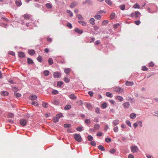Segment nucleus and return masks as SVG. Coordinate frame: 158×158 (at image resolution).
<instances>
[{
	"mask_svg": "<svg viewBox=\"0 0 158 158\" xmlns=\"http://www.w3.org/2000/svg\"><path fill=\"white\" fill-rule=\"evenodd\" d=\"M98 148L102 151H104L105 150V149L104 147L102 145H99L98 146Z\"/></svg>",
	"mask_w": 158,
	"mask_h": 158,
	"instance_id": "24",
	"label": "nucleus"
},
{
	"mask_svg": "<svg viewBox=\"0 0 158 158\" xmlns=\"http://www.w3.org/2000/svg\"><path fill=\"white\" fill-rule=\"evenodd\" d=\"M116 152V150L115 149H111L110 151V152L112 154H114Z\"/></svg>",
	"mask_w": 158,
	"mask_h": 158,
	"instance_id": "58",
	"label": "nucleus"
},
{
	"mask_svg": "<svg viewBox=\"0 0 158 158\" xmlns=\"http://www.w3.org/2000/svg\"><path fill=\"white\" fill-rule=\"evenodd\" d=\"M106 96H107L108 97L111 98L112 97V95L111 93H110V92H107L106 93Z\"/></svg>",
	"mask_w": 158,
	"mask_h": 158,
	"instance_id": "35",
	"label": "nucleus"
},
{
	"mask_svg": "<svg viewBox=\"0 0 158 158\" xmlns=\"http://www.w3.org/2000/svg\"><path fill=\"white\" fill-rule=\"evenodd\" d=\"M27 62L29 64H32L33 62V60L30 58H27Z\"/></svg>",
	"mask_w": 158,
	"mask_h": 158,
	"instance_id": "27",
	"label": "nucleus"
},
{
	"mask_svg": "<svg viewBox=\"0 0 158 158\" xmlns=\"http://www.w3.org/2000/svg\"><path fill=\"white\" fill-rule=\"evenodd\" d=\"M74 137L76 141L79 142H81L82 140V139L81 136L78 134H75L74 135Z\"/></svg>",
	"mask_w": 158,
	"mask_h": 158,
	"instance_id": "1",
	"label": "nucleus"
},
{
	"mask_svg": "<svg viewBox=\"0 0 158 158\" xmlns=\"http://www.w3.org/2000/svg\"><path fill=\"white\" fill-rule=\"evenodd\" d=\"M48 105V103H45V102H44L42 103V106L44 107L47 108Z\"/></svg>",
	"mask_w": 158,
	"mask_h": 158,
	"instance_id": "51",
	"label": "nucleus"
},
{
	"mask_svg": "<svg viewBox=\"0 0 158 158\" xmlns=\"http://www.w3.org/2000/svg\"><path fill=\"white\" fill-rule=\"evenodd\" d=\"M105 140L107 143H110L111 141V139L109 138H106L105 139Z\"/></svg>",
	"mask_w": 158,
	"mask_h": 158,
	"instance_id": "46",
	"label": "nucleus"
},
{
	"mask_svg": "<svg viewBox=\"0 0 158 158\" xmlns=\"http://www.w3.org/2000/svg\"><path fill=\"white\" fill-rule=\"evenodd\" d=\"M117 98L120 101H122L123 100V98L122 97L120 96H117Z\"/></svg>",
	"mask_w": 158,
	"mask_h": 158,
	"instance_id": "44",
	"label": "nucleus"
},
{
	"mask_svg": "<svg viewBox=\"0 0 158 158\" xmlns=\"http://www.w3.org/2000/svg\"><path fill=\"white\" fill-rule=\"evenodd\" d=\"M74 31L80 34H82L83 32V30L82 29H80L78 28H75Z\"/></svg>",
	"mask_w": 158,
	"mask_h": 158,
	"instance_id": "5",
	"label": "nucleus"
},
{
	"mask_svg": "<svg viewBox=\"0 0 158 158\" xmlns=\"http://www.w3.org/2000/svg\"><path fill=\"white\" fill-rule=\"evenodd\" d=\"M130 104L128 102H125L123 104V106L125 108H128L129 107Z\"/></svg>",
	"mask_w": 158,
	"mask_h": 158,
	"instance_id": "14",
	"label": "nucleus"
},
{
	"mask_svg": "<svg viewBox=\"0 0 158 158\" xmlns=\"http://www.w3.org/2000/svg\"><path fill=\"white\" fill-rule=\"evenodd\" d=\"M87 139L89 141H91L93 140V138L92 136L89 135L87 137Z\"/></svg>",
	"mask_w": 158,
	"mask_h": 158,
	"instance_id": "34",
	"label": "nucleus"
},
{
	"mask_svg": "<svg viewBox=\"0 0 158 158\" xmlns=\"http://www.w3.org/2000/svg\"><path fill=\"white\" fill-rule=\"evenodd\" d=\"M71 126L70 124H64V127L65 128H67Z\"/></svg>",
	"mask_w": 158,
	"mask_h": 158,
	"instance_id": "61",
	"label": "nucleus"
},
{
	"mask_svg": "<svg viewBox=\"0 0 158 158\" xmlns=\"http://www.w3.org/2000/svg\"><path fill=\"white\" fill-rule=\"evenodd\" d=\"M49 64L50 65H51L53 63V60L52 58H50L48 61Z\"/></svg>",
	"mask_w": 158,
	"mask_h": 158,
	"instance_id": "39",
	"label": "nucleus"
},
{
	"mask_svg": "<svg viewBox=\"0 0 158 158\" xmlns=\"http://www.w3.org/2000/svg\"><path fill=\"white\" fill-rule=\"evenodd\" d=\"M108 23V20H103L102 23V25L103 26L106 25Z\"/></svg>",
	"mask_w": 158,
	"mask_h": 158,
	"instance_id": "22",
	"label": "nucleus"
},
{
	"mask_svg": "<svg viewBox=\"0 0 158 158\" xmlns=\"http://www.w3.org/2000/svg\"><path fill=\"white\" fill-rule=\"evenodd\" d=\"M94 18L96 19L100 20L101 19V16L99 15H95Z\"/></svg>",
	"mask_w": 158,
	"mask_h": 158,
	"instance_id": "28",
	"label": "nucleus"
},
{
	"mask_svg": "<svg viewBox=\"0 0 158 158\" xmlns=\"http://www.w3.org/2000/svg\"><path fill=\"white\" fill-rule=\"evenodd\" d=\"M27 121L26 119H22L20 120V125L23 126H26L27 124Z\"/></svg>",
	"mask_w": 158,
	"mask_h": 158,
	"instance_id": "3",
	"label": "nucleus"
},
{
	"mask_svg": "<svg viewBox=\"0 0 158 158\" xmlns=\"http://www.w3.org/2000/svg\"><path fill=\"white\" fill-rule=\"evenodd\" d=\"M15 4L17 6H19L22 4V3L20 0H17L15 2Z\"/></svg>",
	"mask_w": 158,
	"mask_h": 158,
	"instance_id": "12",
	"label": "nucleus"
},
{
	"mask_svg": "<svg viewBox=\"0 0 158 158\" xmlns=\"http://www.w3.org/2000/svg\"><path fill=\"white\" fill-rule=\"evenodd\" d=\"M119 25L120 24L119 23H117L114 24L113 27L114 28L116 29L117 28L118 26H119Z\"/></svg>",
	"mask_w": 158,
	"mask_h": 158,
	"instance_id": "60",
	"label": "nucleus"
},
{
	"mask_svg": "<svg viewBox=\"0 0 158 158\" xmlns=\"http://www.w3.org/2000/svg\"><path fill=\"white\" fill-rule=\"evenodd\" d=\"M1 94L3 96H7L9 94V93L8 92L4 91L1 92Z\"/></svg>",
	"mask_w": 158,
	"mask_h": 158,
	"instance_id": "18",
	"label": "nucleus"
},
{
	"mask_svg": "<svg viewBox=\"0 0 158 158\" xmlns=\"http://www.w3.org/2000/svg\"><path fill=\"white\" fill-rule=\"evenodd\" d=\"M67 26L70 29H71L72 28V24L70 23H68L67 24Z\"/></svg>",
	"mask_w": 158,
	"mask_h": 158,
	"instance_id": "54",
	"label": "nucleus"
},
{
	"mask_svg": "<svg viewBox=\"0 0 158 158\" xmlns=\"http://www.w3.org/2000/svg\"><path fill=\"white\" fill-rule=\"evenodd\" d=\"M113 130L115 132H117L118 131V127H115L114 128Z\"/></svg>",
	"mask_w": 158,
	"mask_h": 158,
	"instance_id": "62",
	"label": "nucleus"
},
{
	"mask_svg": "<svg viewBox=\"0 0 158 158\" xmlns=\"http://www.w3.org/2000/svg\"><path fill=\"white\" fill-rule=\"evenodd\" d=\"M58 93V91L56 90H53L52 92V94H56Z\"/></svg>",
	"mask_w": 158,
	"mask_h": 158,
	"instance_id": "48",
	"label": "nucleus"
},
{
	"mask_svg": "<svg viewBox=\"0 0 158 158\" xmlns=\"http://www.w3.org/2000/svg\"><path fill=\"white\" fill-rule=\"evenodd\" d=\"M88 94L90 97H92L93 95V92L91 91H89L88 92Z\"/></svg>",
	"mask_w": 158,
	"mask_h": 158,
	"instance_id": "63",
	"label": "nucleus"
},
{
	"mask_svg": "<svg viewBox=\"0 0 158 158\" xmlns=\"http://www.w3.org/2000/svg\"><path fill=\"white\" fill-rule=\"evenodd\" d=\"M37 98V96L34 95H32L31 96L29 97V98L31 100H36Z\"/></svg>",
	"mask_w": 158,
	"mask_h": 158,
	"instance_id": "8",
	"label": "nucleus"
},
{
	"mask_svg": "<svg viewBox=\"0 0 158 158\" xmlns=\"http://www.w3.org/2000/svg\"><path fill=\"white\" fill-rule=\"evenodd\" d=\"M115 16V14L114 13H112L110 16V19H114Z\"/></svg>",
	"mask_w": 158,
	"mask_h": 158,
	"instance_id": "31",
	"label": "nucleus"
},
{
	"mask_svg": "<svg viewBox=\"0 0 158 158\" xmlns=\"http://www.w3.org/2000/svg\"><path fill=\"white\" fill-rule=\"evenodd\" d=\"M140 15V13L139 11H135L134 13H133L131 14L130 15V16L131 17H135L137 18Z\"/></svg>",
	"mask_w": 158,
	"mask_h": 158,
	"instance_id": "2",
	"label": "nucleus"
},
{
	"mask_svg": "<svg viewBox=\"0 0 158 158\" xmlns=\"http://www.w3.org/2000/svg\"><path fill=\"white\" fill-rule=\"evenodd\" d=\"M61 73L58 72H55L53 74V76L54 77L59 78L61 76Z\"/></svg>",
	"mask_w": 158,
	"mask_h": 158,
	"instance_id": "7",
	"label": "nucleus"
},
{
	"mask_svg": "<svg viewBox=\"0 0 158 158\" xmlns=\"http://www.w3.org/2000/svg\"><path fill=\"white\" fill-rule=\"evenodd\" d=\"M86 3H88L89 4H91L92 3V2L89 0H86L85 2H84L83 4H86Z\"/></svg>",
	"mask_w": 158,
	"mask_h": 158,
	"instance_id": "26",
	"label": "nucleus"
},
{
	"mask_svg": "<svg viewBox=\"0 0 158 158\" xmlns=\"http://www.w3.org/2000/svg\"><path fill=\"white\" fill-rule=\"evenodd\" d=\"M35 53V51L33 50H28V53L30 55H33Z\"/></svg>",
	"mask_w": 158,
	"mask_h": 158,
	"instance_id": "15",
	"label": "nucleus"
},
{
	"mask_svg": "<svg viewBox=\"0 0 158 158\" xmlns=\"http://www.w3.org/2000/svg\"><path fill=\"white\" fill-rule=\"evenodd\" d=\"M71 107V106L70 105H67L64 107V109L65 110H68L70 109Z\"/></svg>",
	"mask_w": 158,
	"mask_h": 158,
	"instance_id": "25",
	"label": "nucleus"
},
{
	"mask_svg": "<svg viewBox=\"0 0 158 158\" xmlns=\"http://www.w3.org/2000/svg\"><path fill=\"white\" fill-rule=\"evenodd\" d=\"M119 123V121L118 120H115L113 121V124L114 126H116Z\"/></svg>",
	"mask_w": 158,
	"mask_h": 158,
	"instance_id": "17",
	"label": "nucleus"
},
{
	"mask_svg": "<svg viewBox=\"0 0 158 158\" xmlns=\"http://www.w3.org/2000/svg\"><path fill=\"white\" fill-rule=\"evenodd\" d=\"M119 8L122 10H124L125 9V5H123L119 6Z\"/></svg>",
	"mask_w": 158,
	"mask_h": 158,
	"instance_id": "49",
	"label": "nucleus"
},
{
	"mask_svg": "<svg viewBox=\"0 0 158 158\" xmlns=\"http://www.w3.org/2000/svg\"><path fill=\"white\" fill-rule=\"evenodd\" d=\"M62 114L61 113L57 114L56 117L58 119L62 116Z\"/></svg>",
	"mask_w": 158,
	"mask_h": 158,
	"instance_id": "43",
	"label": "nucleus"
},
{
	"mask_svg": "<svg viewBox=\"0 0 158 158\" xmlns=\"http://www.w3.org/2000/svg\"><path fill=\"white\" fill-rule=\"evenodd\" d=\"M69 98L73 100H75L77 98V97L74 94H71L69 95Z\"/></svg>",
	"mask_w": 158,
	"mask_h": 158,
	"instance_id": "11",
	"label": "nucleus"
},
{
	"mask_svg": "<svg viewBox=\"0 0 158 158\" xmlns=\"http://www.w3.org/2000/svg\"><path fill=\"white\" fill-rule=\"evenodd\" d=\"M64 81L66 83H69L70 81V79L68 77H65L64 79Z\"/></svg>",
	"mask_w": 158,
	"mask_h": 158,
	"instance_id": "45",
	"label": "nucleus"
},
{
	"mask_svg": "<svg viewBox=\"0 0 158 158\" xmlns=\"http://www.w3.org/2000/svg\"><path fill=\"white\" fill-rule=\"evenodd\" d=\"M134 84V83L133 81H127L125 83V85L127 86H130Z\"/></svg>",
	"mask_w": 158,
	"mask_h": 158,
	"instance_id": "9",
	"label": "nucleus"
},
{
	"mask_svg": "<svg viewBox=\"0 0 158 158\" xmlns=\"http://www.w3.org/2000/svg\"><path fill=\"white\" fill-rule=\"evenodd\" d=\"M154 64L152 62H151L149 64V66L150 67H152L154 66Z\"/></svg>",
	"mask_w": 158,
	"mask_h": 158,
	"instance_id": "57",
	"label": "nucleus"
},
{
	"mask_svg": "<svg viewBox=\"0 0 158 158\" xmlns=\"http://www.w3.org/2000/svg\"><path fill=\"white\" fill-rule=\"evenodd\" d=\"M52 103L55 105H58L60 104V102L58 101L55 100L53 101Z\"/></svg>",
	"mask_w": 158,
	"mask_h": 158,
	"instance_id": "40",
	"label": "nucleus"
},
{
	"mask_svg": "<svg viewBox=\"0 0 158 158\" xmlns=\"http://www.w3.org/2000/svg\"><path fill=\"white\" fill-rule=\"evenodd\" d=\"M19 56L20 57H24L25 55L24 53L23 52H20L19 53Z\"/></svg>",
	"mask_w": 158,
	"mask_h": 158,
	"instance_id": "13",
	"label": "nucleus"
},
{
	"mask_svg": "<svg viewBox=\"0 0 158 158\" xmlns=\"http://www.w3.org/2000/svg\"><path fill=\"white\" fill-rule=\"evenodd\" d=\"M102 133L101 131H99L97 134V136H100L102 135Z\"/></svg>",
	"mask_w": 158,
	"mask_h": 158,
	"instance_id": "64",
	"label": "nucleus"
},
{
	"mask_svg": "<svg viewBox=\"0 0 158 158\" xmlns=\"http://www.w3.org/2000/svg\"><path fill=\"white\" fill-rule=\"evenodd\" d=\"M107 106V104L106 102L103 103L102 105V107L103 109L106 108Z\"/></svg>",
	"mask_w": 158,
	"mask_h": 158,
	"instance_id": "38",
	"label": "nucleus"
},
{
	"mask_svg": "<svg viewBox=\"0 0 158 158\" xmlns=\"http://www.w3.org/2000/svg\"><path fill=\"white\" fill-rule=\"evenodd\" d=\"M46 6L48 8L50 9L52 8V6L51 4L47 3L46 4Z\"/></svg>",
	"mask_w": 158,
	"mask_h": 158,
	"instance_id": "32",
	"label": "nucleus"
},
{
	"mask_svg": "<svg viewBox=\"0 0 158 158\" xmlns=\"http://www.w3.org/2000/svg\"><path fill=\"white\" fill-rule=\"evenodd\" d=\"M133 7L135 8L139 9L140 8V6L137 3H136L135 4H134L133 6Z\"/></svg>",
	"mask_w": 158,
	"mask_h": 158,
	"instance_id": "29",
	"label": "nucleus"
},
{
	"mask_svg": "<svg viewBox=\"0 0 158 158\" xmlns=\"http://www.w3.org/2000/svg\"><path fill=\"white\" fill-rule=\"evenodd\" d=\"M77 5V3L76 2H73L71 4L70 6L71 8H73L74 7Z\"/></svg>",
	"mask_w": 158,
	"mask_h": 158,
	"instance_id": "30",
	"label": "nucleus"
},
{
	"mask_svg": "<svg viewBox=\"0 0 158 158\" xmlns=\"http://www.w3.org/2000/svg\"><path fill=\"white\" fill-rule=\"evenodd\" d=\"M24 18L25 19H29L31 17V15L27 14H24L23 16Z\"/></svg>",
	"mask_w": 158,
	"mask_h": 158,
	"instance_id": "10",
	"label": "nucleus"
},
{
	"mask_svg": "<svg viewBox=\"0 0 158 158\" xmlns=\"http://www.w3.org/2000/svg\"><path fill=\"white\" fill-rule=\"evenodd\" d=\"M136 117V115L134 113H131L130 114V118L132 119H134Z\"/></svg>",
	"mask_w": 158,
	"mask_h": 158,
	"instance_id": "23",
	"label": "nucleus"
},
{
	"mask_svg": "<svg viewBox=\"0 0 158 158\" xmlns=\"http://www.w3.org/2000/svg\"><path fill=\"white\" fill-rule=\"evenodd\" d=\"M14 96L16 98L20 97L21 96V94H20L17 93H14Z\"/></svg>",
	"mask_w": 158,
	"mask_h": 158,
	"instance_id": "21",
	"label": "nucleus"
},
{
	"mask_svg": "<svg viewBox=\"0 0 158 158\" xmlns=\"http://www.w3.org/2000/svg\"><path fill=\"white\" fill-rule=\"evenodd\" d=\"M77 16L79 19L83 20V18L82 16L80 14L77 15Z\"/></svg>",
	"mask_w": 158,
	"mask_h": 158,
	"instance_id": "50",
	"label": "nucleus"
},
{
	"mask_svg": "<svg viewBox=\"0 0 158 158\" xmlns=\"http://www.w3.org/2000/svg\"><path fill=\"white\" fill-rule=\"evenodd\" d=\"M95 19L93 18H91L89 20V23L92 25L95 24Z\"/></svg>",
	"mask_w": 158,
	"mask_h": 158,
	"instance_id": "16",
	"label": "nucleus"
},
{
	"mask_svg": "<svg viewBox=\"0 0 158 158\" xmlns=\"http://www.w3.org/2000/svg\"><path fill=\"white\" fill-rule=\"evenodd\" d=\"M42 59V58L41 56H39L37 58V60L40 62H42L41 60Z\"/></svg>",
	"mask_w": 158,
	"mask_h": 158,
	"instance_id": "55",
	"label": "nucleus"
},
{
	"mask_svg": "<svg viewBox=\"0 0 158 158\" xmlns=\"http://www.w3.org/2000/svg\"><path fill=\"white\" fill-rule=\"evenodd\" d=\"M85 122L86 123L88 124L90 123L91 121L89 119H86L85 120Z\"/></svg>",
	"mask_w": 158,
	"mask_h": 158,
	"instance_id": "52",
	"label": "nucleus"
},
{
	"mask_svg": "<svg viewBox=\"0 0 158 158\" xmlns=\"http://www.w3.org/2000/svg\"><path fill=\"white\" fill-rule=\"evenodd\" d=\"M115 91L119 93H120L123 92V90L121 87H117L115 88Z\"/></svg>",
	"mask_w": 158,
	"mask_h": 158,
	"instance_id": "6",
	"label": "nucleus"
},
{
	"mask_svg": "<svg viewBox=\"0 0 158 158\" xmlns=\"http://www.w3.org/2000/svg\"><path fill=\"white\" fill-rule=\"evenodd\" d=\"M82 128H83L82 127H78L76 129V130L77 131H81L83 130Z\"/></svg>",
	"mask_w": 158,
	"mask_h": 158,
	"instance_id": "53",
	"label": "nucleus"
},
{
	"mask_svg": "<svg viewBox=\"0 0 158 158\" xmlns=\"http://www.w3.org/2000/svg\"><path fill=\"white\" fill-rule=\"evenodd\" d=\"M94 127L96 130H98L100 127V126L99 124H95L94 126Z\"/></svg>",
	"mask_w": 158,
	"mask_h": 158,
	"instance_id": "41",
	"label": "nucleus"
},
{
	"mask_svg": "<svg viewBox=\"0 0 158 158\" xmlns=\"http://www.w3.org/2000/svg\"><path fill=\"white\" fill-rule=\"evenodd\" d=\"M78 22L79 24H81L82 26H85L86 25V23L84 21H79Z\"/></svg>",
	"mask_w": 158,
	"mask_h": 158,
	"instance_id": "20",
	"label": "nucleus"
},
{
	"mask_svg": "<svg viewBox=\"0 0 158 158\" xmlns=\"http://www.w3.org/2000/svg\"><path fill=\"white\" fill-rule=\"evenodd\" d=\"M67 13L70 14V17H72L73 15L72 12L70 10H67Z\"/></svg>",
	"mask_w": 158,
	"mask_h": 158,
	"instance_id": "56",
	"label": "nucleus"
},
{
	"mask_svg": "<svg viewBox=\"0 0 158 158\" xmlns=\"http://www.w3.org/2000/svg\"><path fill=\"white\" fill-rule=\"evenodd\" d=\"M105 2L109 5H111L112 4V2L110 0H105Z\"/></svg>",
	"mask_w": 158,
	"mask_h": 158,
	"instance_id": "42",
	"label": "nucleus"
},
{
	"mask_svg": "<svg viewBox=\"0 0 158 158\" xmlns=\"http://www.w3.org/2000/svg\"><path fill=\"white\" fill-rule=\"evenodd\" d=\"M131 151L133 152H138L139 150L138 148L135 146H133L131 148Z\"/></svg>",
	"mask_w": 158,
	"mask_h": 158,
	"instance_id": "4",
	"label": "nucleus"
},
{
	"mask_svg": "<svg viewBox=\"0 0 158 158\" xmlns=\"http://www.w3.org/2000/svg\"><path fill=\"white\" fill-rule=\"evenodd\" d=\"M14 114L13 113H9L8 114V118H12L14 117Z\"/></svg>",
	"mask_w": 158,
	"mask_h": 158,
	"instance_id": "37",
	"label": "nucleus"
},
{
	"mask_svg": "<svg viewBox=\"0 0 158 158\" xmlns=\"http://www.w3.org/2000/svg\"><path fill=\"white\" fill-rule=\"evenodd\" d=\"M62 81H58L57 82V86L58 87H60L63 84Z\"/></svg>",
	"mask_w": 158,
	"mask_h": 158,
	"instance_id": "36",
	"label": "nucleus"
},
{
	"mask_svg": "<svg viewBox=\"0 0 158 158\" xmlns=\"http://www.w3.org/2000/svg\"><path fill=\"white\" fill-rule=\"evenodd\" d=\"M49 73L48 71L45 70L44 71L43 74L45 76H48L49 75Z\"/></svg>",
	"mask_w": 158,
	"mask_h": 158,
	"instance_id": "33",
	"label": "nucleus"
},
{
	"mask_svg": "<svg viewBox=\"0 0 158 158\" xmlns=\"http://www.w3.org/2000/svg\"><path fill=\"white\" fill-rule=\"evenodd\" d=\"M32 104L35 106H38V104L37 102L35 101L32 102Z\"/></svg>",
	"mask_w": 158,
	"mask_h": 158,
	"instance_id": "47",
	"label": "nucleus"
},
{
	"mask_svg": "<svg viewBox=\"0 0 158 158\" xmlns=\"http://www.w3.org/2000/svg\"><path fill=\"white\" fill-rule=\"evenodd\" d=\"M90 144L91 145L93 146H95L96 145V143L95 141H91L90 142Z\"/></svg>",
	"mask_w": 158,
	"mask_h": 158,
	"instance_id": "59",
	"label": "nucleus"
},
{
	"mask_svg": "<svg viewBox=\"0 0 158 158\" xmlns=\"http://www.w3.org/2000/svg\"><path fill=\"white\" fill-rule=\"evenodd\" d=\"M70 69L69 68H66L64 70L65 73L67 74H69L70 73Z\"/></svg>",
	"mask_w": 158,
	"mask_h": 158,
	"instance_id": "19",
	"label": "nucleus"
}]
</instances>
